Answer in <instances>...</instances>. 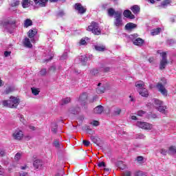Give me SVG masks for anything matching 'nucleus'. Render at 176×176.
<instances>
[{
    "label": "nucleus",
    "instance_id": "nucleus-46",
    "mask_svg": "<svg viewBox=\"0 0 176 176\" xmlns=\"http://www.w3.org/2000/svg\"><path fill=\"white\" fill-rule=\"evenodd\" d=\"M82 142H83L85 146H89V145H90V142L89 141L83 140Z\"/></svg>",
    "mask_w": 176,
    "mask_h": 176
},
{
    "label": "nucleus",
    "instance_id": "nucleus-14",
    "mask_svg": "<svg viewBox=\"0 0 176 176\" xmlns=\"http://www.w3.org/2000/svg\"><path fill=\"white\" fill-rule=\"evenodd\" d=\"M157 111H159V112H160V113H163V115H167V113H168V111L166 110L167 109V107L166 106H160V107L157 108Z\"/></svg>",
    "mask_w": 176,
    "mask_h": 176
},
{
    "label": "nucleus",
    "instance_id": "nucleus-19",
    "mask_svg": "<svg viewBox=\"0 0 176 176\" xmlns=\"http://www.w3.org/2000/svg\"><path fill=\"white\" fill-rule=\"evenodd\" d=\"M32 5V1L30 0H23L22 1V6L23 8H29V6H31Z\"/></svg>",
    "mask_w": 176,
    "mask_h": 176
},
{
    "label": "nucleus",
    "instance_id": "nucleus-51",
    "mask_svg": "<svg viewBox=\"0 0 176 176\" xmlns=\"http://www.w3.org/2000/svg\"><path fill=\"white\" fill-rule=\"evenodd\" d=\"M98 167H105V162H101L98 164Z\"/></svg>",
    "mask_w": 176,
    "mask_h": 176
},
{
    "label": "nucleus",
    "instance_id": "nucleus-29",
    "mask_svg": "<svg viewBox=\"0 0 176 176\" xmlns=\"http://www.w3.org/2000/svg\"><path fill=\"white\" fill-rule=\"evenodd\" d=\"M122 112V109L120 107H115L113 111V115L116 116L120 115V113Z\"/></svg>",
    "mask_w": 176,
    "mask_h": 176
},
{
    "label": "nucleus",
    "instance_id": "nucleus-41",
    "mask_svg": "<svg viewBox=\"0 0 176 176\" xmlns=\"http://www.w3.org/2000/svg\"><path fill=\"white\" fill-rule=\"evenodd\" d=\"M99 73L98 69H94L91 71V75H97Z\"/></svg>",
    "mask_w": 176,
    "mask_h": 176
},
{
    "label": "nucleus",
    "instance_id": "nucleus-33",
    "mask_svg": "<svg viewBox=\"0 0 176 176\" xmlns=\"http://www.w3.org/2000/svg\"><path fill=\"white\" fill-rule=\"evenodd\" d=\"M71 102V98H65L62 100V105H65Z\"/></svg>",
    "mask_w": 176,
    "mask_h": 176
},
{
    "label": "nucleus",
    "instance_id": "nucleus-20",
    "mask_svg": "<svg viewBox=\"0 0 176 176\" xmlns=\"http://www.w3.org/2000/svg\"><path fill=\"white\" fill-rule=\"evenodd\" d=\"M36 34H38V31L36 30V29H33L29 30L28 35L29 38H34V36H35Z\"/></svg>",
    "mask_w": 176,
    "mask_h": 176
},
{
    "label": "nucleus",
    "instance_id": "nucleus-42",
    "mask_svg": "<svg viewBox=\"0 0 176 176\" xmlns=\"http://www.w3.org/2000/svg\"><path fill=\"white\" fill-rule=\"evenodd\" d=\"M46 74H47V72L46 71V69H42L40 71V75H41L42 76H45V75H46Z\"/></svg>",
    "mask_w": 176,
    "mask_h": 176
},
{
    "label": "nucleus",
    "instance_id": "nucleus-9",
    "mask_svg": "<svg viewBox=\"0 0 176 176\" xmlns=\"http://www.w3.org/2000/svg\"><path fill=\"white\" fill-rule=\"evenodd\" d=\"M75 9L78 12V13H80V14H83L86 13V8L82 6V4L80 3H76Z\"/></svg>",
    "mask_w": 176,
    "mask_h": 176
},
{
    "label": "nucleus",
    "instance_id": "nucleus-18",
    "mask_svg": "<svg viewBox=\"0 0 176 176\" xmlns=\"http://www.w3.org/2000/svg\"><path fill=\"white\" fill-rule=\"evenodd\" d=\"M95 50H97V52H104L106 50L105 45H94Z\"/></svg>",
    "mask_w": 176,
    "mask_h": 176
},
{
    "label": "nucleus",
    "instance_id": "nucleus-21",
    "mask_svg": "<svg viewBox=\"0 0 176 176\" xmlns=\"http://www.w3.org/2000/svg\"><path fill=\"white\" fill-rule=\"evenodd\" d=\"M35 168H41L42 167V162L40 160H36L33 164Z\"/></svg>",
    "mask_w": 176,
    "mask_h": 176
},
{
    "label": "nucleus",
    "instance_id": "nucleus-15",
    "mask_svg": "<svg viewBox=\"0 0 176 176\" xmlns=\"http://www.w3.org/2000/svg\"><path fill=\"white\" fill-rule=\"evenodd\" d=\"M107 12L108 14L110 17H113V16H114V17L116 16V13H122V12H119V11H115V10L113 8H109L107 10Z\"/></svg>",
    "mask_w": 176,
    "mask_h": 176
},
{
    "label": "nucleus",
    "instance_id": "nucleus-16",
    "mask_svg": "<svg viewBox=\"0 0 176 176\" xmlns=\"http://www.w3.org/2000/svg\"><path fill=\"white\" fill-rule=\"evenodd\" d=\"M103 111H104V107L101 105H99V106L96 107L94 109V113H96L98 115H100V114L102 113Z\"/></svg>",
    "mask_w": 176,
    "mask_h": 176
},
{
    "label": "nucleus",
    "instance_id": "nucleus-55",
    "mask_svg": "<svg viewBox=\"0 0 176 176\" xmlns=\"http://www.w3.org/2000/svg\"><path fill=\"white\" fill-rule=\"evenodd\" d=\"M5 173V170L2 168V166L0 165V175H3V173Z\"/></svg>",
    "mask_w": 176,
    "mask_h": 176
},
{
    "label": "nucleus",
    "instance_id": "nucleus-57",
    "mask_svg": "<svg viewBox=\"0 0 176 176\" xmlns=\"http://www.w3.org/2000/svg\"><path fill=\"white\" fill-rule=\"evenodd\" d=\"M5 150H3V149H1L0 150V155L1 156H5Z\"/></svg>",
    "mask_w": 176,
    "mask_h": 176
},
{
    "label": "nucleus",
    "instance_id": "nucleus-56",
    "mask_svg": "<svg viewBox=\"0 0 176 176\" xmlns=\"http://www.w3.org/2000/svg\"><path fill=\"white\" fill-rule=\"evenodd\" d=\"M138 162H142L144 160V157L142 156H139L137 157Z\"/></svg>",
    "mask_w": 176,
    "mask_h": 176
},
{
    "label": "nucleus",
    "instance_id": "nucleus-28",
    "mask_svg": "<svg viewBox=\"0 0 176 176\" xmlns=\"http://www.w3.org/2000/svg\"><path fill=\"white\" fill-rule=\"evenodd\" d=\"M162 31L161 28H157L154 29L151 31V34L153 36H155V35H159L160 34V32Z\"/></svg>",
    "mask_w": 176,
    "mask_h": 176
},
{
    "label": "nucleus",
    "instance_id": "nucleus-17",
    "mask_svg": "<svg viewBox=\"0 0 176 176\" xmlns=\"http://www.w3.org/2000/svg\"><path fill=\"white\" fill-rule=\"evenodd\" d=\"M133 44L136 46H142V45H144V40H142V38H138L133 41Z\"/></svg>",
    "mask_w": 176,
    "mask_h": 176
},
{
    "label": "nucleus",
    "instance_id": "nucleus-48",
    "mask_svg": "<svg viewBox=\"0 0 176 176\" xmlns=\"http://www.w3.org/2000/svg\"><path fill=\"white\" fill-rule=\"evenodd\" d=\"M86 39H85V38H82L80 41V45H86Z\"/></svg>",
    "mask_w": 176,
    "mask_h": 176
},
{
    "label": "nucleus",
    "instance_id": "nucleus-12",
    "mask_svg": "<svg viewBox=\"0 0 176 176\" xmlns=\"http://www.w3.org/2000/svg\"><path fill=\"white\" fill-rule=\"evenodd\" d=\"M123 14L124 16V17H126V19H135V16H134V14H133L131 13V11L129 10H125L123 12Z\"/></svg>",
    "mask_w": 176,
    "mask_h": 176
},
{
    "label": "nucleus",
    "instance_id": "nucleus-8",
    "mask_svg": "<svg viewBox=\"0 0 176 176\" xmlns=\"http://www.w3.org/2000/svg\"><path fill=\"white\" fill-rule=\"evenodd\" d=\"M157 89H158V91L161 92V94L162 96H164V97H167V89H166V87H164V85H162V83L158 82V84L156 85Z\"/></svg>",
    "mask_w": 176,
    "mask_h": 176
},
{
    "label": "nucleus",
    "instance_id": "nucleus-10",
    "mask_svg": "<svg viewBox=\"0 0 176 176\" xmlns=\"http://www.w3.org/2000/svg\"><path fill=\"white\" fill-rule=\"evenodd\" d=\"M96 93H98V94H102L103 93H105V85L99 82L98 84V87L96 88Z\"/></svg>",
    "mask_w": 176,
    "mask_h": 176
},
{
    "label": "nucleus",
    "instance_id": "nucleus-24",
    "mask_svg": "<svg viewBox=\"0 0 176 176\" xmlns=\"http://www.w3.org/2000/svg\"><path fill=\"white\" fill-rule=\"evenodd\" d=\"M32 25V21L30 19H27L24 21V27L25 28H28V27H31Z\"/></svg>",
    "mask_w": 176,
    "mask_h": 176
},
{
    "label": "nucleus",
    "instance_id": "nucleus-53",
    "mask_svg": "<svg viewBox=\"0 0 176 176\" xmlns=\"http://www.w3.org/2000/svg\"><path fill=\"white\" fill-rule=\"evenodd\" d=\"M67 56H68V54L67 53L64 54L63 55H62V57H60V60H65Z\"/></svg>",
    "mask_w": 176,
    "mask_h": 176
},
{
    "label": "nucleus",
    "instance_id": "nucleus-63",
    "mask_svg": "<svg viewBox=\"0 0 176 176\" xmlns=\"http://www.w3.org/2000/svg\"><path fill=\"white\" fill-rule=\"evenodd\" d=\"M123 164V162L119 161V162L116 164V166H119V164Z\"/></svg>",
    "mask_w": 176,
    "mask_h": 176
},
{
    "label": "nucleus",
    "instance_id": "nucleus-38",
    "mask_svg": "<svg viewBox=\"0 0 176 176\" xmlns=\"http://www.w3.org/2000/svg\"><path fill=\"white\" fill-rule=\"evenodd\" d=\"M169 3L170 0H165L162 3L161 6H162L163 8H166V6H167V5H169Z\"/></svg>",
    "mask_w": 176,
    "mask_h": 176
},
{
    "label": "nucleus",
    "instance_id": "nucleus-30",
    "mask_svg": "<svg viewBox=\"0 0 176 176\" xmlns=\"http://www.w3.org/2000/svg\"><path fill=\"white\" fill-rule=\"evenodd\" d=\"M154 104L156 107V108H159L160 107H162L163 105V102L162 100H159L157 99L154 100Z\"/></svg>",
    "mask_w": 176,
    "mask_h": 176
},
{
    "label": "nucleus",
    "instance_id": "nucleus-43",
    "mask_svg": "<svg viewBox=\"0 0 176 176\" xmlns=\"http://www.w3.org/2000/svg\"><path fill=\"white\" fill-rule=\"evenodd\" d=\"M54 146H55V148H60L61 145H60V142L58 141L55 140L54 142Z\"/></svg>",
    "mask_w": 176,
    "mask_h": 176
},
{
    "label": "nucleus",
    "instance_id": "nucleus-34",
    "mask_svg": "<svg viewBox=\"0 0 176 176\" xmlns=\"http://www.w3.org/2000/svg\"><path fill=\"white\" fill-rule=\"evenodd\" d=\"M12 91H14V87H8L6 89L5 94H9L10 93H12Z\"/></svg>",
    "mask_w": 176,
    "mask_h": 176
},
{
    "label": "nucleus",
    "instance_id": "nucleus-54",
    "mask_svg": "<svg viewBox=\"0 0 176 176\" xmlns=\"http://www.w3.org/2000/svg\"><path fill=\"white\" fill-rule=\"evenodd\" d=\"M11 53H12L11 52L6 51V52H4V56H5V57H9V56H10V54H11Z\"/></svg>",
    "mask_w": 176,
    "mask_h": 176
},
{
    "label": "nucleus",
    "instance_id": "nucleus-36",
    "mask_svg": "<svg viewBox=\"0 0 176 176\" xmlns=\"http://www.w3.org/2000/svg\"><path fill=\"white\" fill-rule=\"evenodd\" d=\"M135 138H137L138 140H144L145 135H144L142 133L136 134L135 135Z\"/></svg>",
    "mask_w": 176,
    "mask_h": 176
},
{
    "label": "nucleus",
    "instance_id": "nucleus-25",
    "mask_svg": "<svg viewBox=\"0 0 176 176\" xmlns=\"http://www.w3.org/2000/svg\"><path fill=\"white\" fill-rule=\"evenodd\" d=\"M69 112L71 113H73V115H76L77 113H79L80 112V107H76L75 109L71 108L69 109Z\"/></svg>",
    "mask_w": 176,
    "mask_h": 176
},
{
    "label": "nucleus",
    "instance_id": "nucleus-3",
    "mask_svg": "<svg viewBox=\"0 0 176 176\" xmlns=\"http://www.w3.org/2000/svg\"><path fill=\"white\" fill-rule=\"evenodd\" d=\"M114 22L113 25L117 28H120V27H123V19H122V12L116 13V16H114Z\"/></svg>",
    "mask_w": 176,
    "mask_h": 176
},
{
    "label": "nucleus",
    "instance_id": "nucleus-39",
    "mask_svg": "<svg viewBox=\"0 0 176 176\" xmlns=\"http://www.w3.org/2000/svg\"><path fill=\"white\" fill-rule=\"evenodd\" d=\"M160 153H161V155H164V156H166V155H167V150L164 148H161L160 149Z\"/></svg>",
    "mask_w": 176,
    "mask_h": 176
},
{
    "label": "nucleus",
    "instance_id": "nucleus-61",
    "mask_svg": "<svg viewBox=\"0 0 176 176\" xmlns=\"http://www.w3.org/2000/svg\"><path fill=\"white\" fill-rule=\"evenodd\" d=\"M8 24H11V25L16 24V21L14 20V21H9Z\"/></svg>",
    "mask_w": 176,
    "mask_h": 176
},
{
    "label": "nucleus",
    "instance_id": "nucleus-5",
    "mask_svg": "<svg viewBox=\"0 0 176 176\" xmlns=\"http://www.w3.org/2000/svg\"><path fill=\"white\" fill-rule=\"evenodd\" d=\"M160 56L162 58L160 63V69H164L166 68V65L168 64V61L167 60V54L166 52H162L160 53Z\"/></svg>",
    "mask_w": 176,
    "mask_h": 176
},
{
    "label": "nucleus",
    "instance_id": "nucleus-62",
    "mask_svg": "<svg viewBox=\"0 0 176 176\" xmlns=\"http://www.w3.org/2000/svg\"><path fill=\"white\" fill-rule=\"evenodd\" d=\"M131 119H132V120H137V117L135 116H132Z\"/></svg>",
    "mask_w": 176,
    "mask_h": 176
},
{
    "label": "nucleus",
    "instance_id": "nucleus-40",
    "mask_svg": "<svg viewBox=\"0 0 176 176\" xmlns=\"http://www.w3.org/2000/svg\"><path fill=\"white\" fill-rule=\"evenodd\" d=\"M14 159H15V160H21V153H17L15 155Z\"/></svg>",
    "mask_w": 176,
    "mask_h": 176
},
{
    "label": "nucleus",
    "instance_id": "nucleus-13",
    "mask_svg": "<svg viewBox=\"0 0 176 176\" xmlns=\"http://www.w3.org/2000/svg\"><path fill=\"white\" fill-rule=\"evenodd\" d=\"M138 91L142 97H148L149 96V92H148V89L146 88L140 89Z\"/></svg>",
    "mask_w": 176,
    "mask_h": 176
},
{
    "label": "nucleus",
    "instance_id": "nucleus-58",
    "mask_svg": "<svg viewBox=\"0 0 176 176\" xmlns=\"http://www.w3.org/2000/svg\"><path fill=\"white\" fill-rule=\"evenodd\" d=\"M29 129L30 130H31L32 131H34V130H35V126L30 125L29 126Z\"/></svg>",
    "mask_w": 176,
    "mask_h": 176
},
{
    "label": "nucleus",
    "instance_id": "nucleus-4",
    "mask_svg": "<svg viewBox=\"0 0 176 176\" xmlns=\"http://www.w3.org/2000/svg\"><path fill=\"white\" fill-rule=\"evenodd\" d=\"M12 137L13 140H16V141H21V140L24 138V133L20 129H16L13 131Z\"/></svg>",
    "mask_w": 176,
    "mask_h": 176
},
{
    "label": "nucleus",
    "instance_id": "nucleus-37",
    "mask_svg": "<svg viewBox=\"0 0 176 176\" xmlns=\"http://www.w3.org/2000/svg\"><path fill=\"white\" fill-rule=\"evenodd\" d=\"M134 175L135 176H146V175L144 172H142L141 170L136 171L134 173Z\"/></svg>",
    "mask_w": 176,
    "mask_h": 176
},
{
    "label": "nucleus",
    "instance_id": "nucleus-45",
    "mask_svg": "<svg viewBox=\"0 0 176 176\" xmlns=\"http://www.w3.org/2000/svg\"><path fill=\"white\" fill-rule=\"evenodd\" d=\"M19 120L21 123H25V119H24V116H23V115H19Z\"/></svg>",
    "mask_w": 176,
    "mask_h": 176
},
{
    "label": "nucleus",
    "instance_id": "nucleus-64",
    "mask_svg": "<svg viewBox=\"0 0 176 176\" xmlns=\"http://www.w3.org/2000/svg\"><path fill=\"white\" fill-rule=\"evenodd\" d=\"M149 63H153V58H150L148 59Z\"/></svg>",
    "mask_w": 176,
    "mask_h": 176
},
{
    "label": "nucleus",
    "instance_id": "nucleus-1",
    "mask_svg": "<svg viewBox=\"0 0 176 176\" xmlns=\"http://www.w3.org/2000/svg\"><path fill=\"white\" fill-rule=\"evenodd\" d=\"M1 102L3 107H7L8 108H17L19 104H20V99L18 97L11 96L9 100H3Z\"/></svg>",
    "mask_w": 176,
    "mask_h": 176
},
{
    "label": "nucleus",
    "instance_id": "nucleus-60",
    "mask_svg": "<svg viewBox=\"0 0 176 176\" xmlns=\"http://www.w3.org/2000/svg\"><path fill=\"white\" fill-rule=\"evenodd\" d=\"M26 175H28V173L25 172H23L20 173V176H26Z\"/></svg>",
    "mask_w": 176,
    "mask_h": 176
},
{
    "label": "nucleus",
    "instance_id": "nucleus-52",
    "mask_svg": "<svg viewBox=\"0 0 176 176\" xmlns=\"http://www.w3.org/2000/svg\"><path fill=\"white\" fill-rule=\"evenodd\" d=\"M124 176H131V171H129V170L125 171Z\"/></svg>",
    "mask_w": 176,
    "mask_h": 176
},
{
    "label": "nucleus",
    "instance_id": "nucleus-26",
    "mask_svg": "<svg viewBox=\"0 0 176 176\" xmlns=\"http://www.w3.org/2000/svg\"><path fill=\"white\" fill-rule=\"evenodd\" d=\"M131 10L134 14H137V13H140V7L138 6H133L131 8Z\"/></svg>",
    "mask_w": 176,
    "mask_h": 176
},
{
    "label": "nucleus",
    "instance_id": "nucleus-47",
    "mask_svg": "<svg viewBox=\"0 0 176 176\" xmlns=\"http://www.w3.org/2000/svg\"><path fill=\"white\" fill-rule=\"evenodd\" d=\"M138 116H144V115H145V111H139L138 112Z\"/></svg>",
    "mask_w": 176,
    "mask_h": 176
},
{
    "label": "nucleus",
    "instance_id": "nucleus-22",
    "mask_svg": "<svg viewBox=\"0 0 176 176\" xmlns=\"http://www.w3.org/2000/svg\"><path fill=\"white\" fill-rule=\"evenodd\" d=\"M23 45L26 47H32V44H31V41H30V38H25L23 41Z\"/></svg>",
    "mask_w": 176,
    "mask_h": 176
},
{
    "label": "nucleus",
    "instance_id": "nucleus-31",
    "mask_svg": "<svg viewBox=\"0 0 176 176\" xmlns=\"http://www.w3.org/2000/svg\"><path fill=\"white\" fill-rule=\"evenodd\" d=\"M168 152L169 153H170L171 155H174L176 153V146H170L168 148Z\"/></svg>",
    "mask_w": 176,
    "mask_h": 176
},
{
    "label": "nucleus",
    "instance_id": "nucleus-7",
    "mask_svg": "<svg viewBox=\"0 0 176 176\" xmlns=\"http://www.w3.org/2000/svg\"><path fill=\"white\" fill-rule=\"evenodd\" d=\"M86 100H87V93H82L78 99L79 105H80L82 109L86 108Z\"/></svg>",
    "mask_w": 176,
    "mask_h": 176
},
{
    "label": "nucleus",
    "instance_id": "nucleus-50",
    "mask_svg": "<svg viewBox=\"0 0 176 176\" xmlns=\"http://www.w3.org/2000/svg\"><path fill=\"white\" fill-rule=\"evenodd\" d=\"M52 127H55V129H52V131H53L54 133H56V129H57V124H52Z\"/></svg>",
    "mask_w": 176,
    "mask_h": 176
},
{
    "label": "nucleus",
    "instance_id": "nucleus-27",
    "mask_svg": "<svg viewBox=\"0 0 176 176\" xmlns=\"http://www.w3.org/2000/svg\"><path fill=\"white\" fill-rule=\"evenodd\" d=\"M135 87L138 89H141V87H145V82L144 81H138L135 82Z\"/></svg>",
    "mask_w": 176,
    "mask_h": 176
},
{
    "label": "nucleus",
    "instance_id": "nucleus-6",
    "mask_svg": "<svg viewBox=\"0 0 176 176\" xmlns=\"http://www.w3.org/2000/svg\"><path fill=\"white\" fill-rule=\"evenodd\" d=\"M135 124L140 129H143V130H152L153 127L152 124L141 121H138Z\"/></svg>",
    "mask_w": 176,
    "mask_h": 176
},
{
    "label": "nucleus",
    "instance_id": "nucleus-32",
    "mask_svg": "<svg viewBox=\"0 0 176 176\" xmlns=\"http://www.w3.org/2000/svg\"><path fill=\"white\" fill-rule=\"evenodd\" d=\"M31 90L34 96H38L39 93H41V90H39L38 88L32 87Z\"/></svg>",
    "mask_w": 176,
    "mask_h": 176
},
{
    "label": "nucleus",
    "instance_id": "nucleus-2",
    "mask_svg": "<svg viewBox=\"0 0 176 176\" xmlns=\"http://www.w3.org/2000/svg\"><path fill=\"white\" fill-rule=\"evenodd\" d=\"M87 31L92 32L94 35H100L101 29L98 27V23L96 22H91V25L88 26Z\"/></svg>",
    "mask_w": 176,
    "mask_h": 176
},
{
    "label": "nucleus",
    "instance_id": "nucleus-44",
    "mask_svg": "<svg viewBox=\"0 0 176 176\" xmlns=\"http://www.w3.org/2000/svg\"><path fill=\"white\" fill-rule=\"evenodd\" d=\"M80 60L83 65H85L84 63H86V61H87V56H81Z\"/></svg>",
    "mask_w": 176,
    "mask_h": 176
},
{
    "label": "nucleus",
    "instance_id": "nucleus-23",
    "mask_svg": "<svg viewBox=\"0 0 176 176\" xmlns=\"http://www.w3.org/2000/svg\"><path fill=\"white\" fill-rule=\"evenodd\" d=\"M137 28V25L133 23H129L125 25L126 30H134V28Z\"/></svg>",
    "mask_w": 176,
    "mask_h": 176
},
{
    "label": "nucleus",
    "instance_id": "nucleus-49",
    "mask_svg": "<svg viewBox=\"0 0 176 176\" xmlns=\"http://www.w3.org/2000/svg\"><path fill=\"white\" fill-rule=\"evenodd\" d=\"M91 124H92L93 126H98L100 124V122H98V121L95 120L91 122Z\"/></svg>",
    "mask_w": 176,
    "mask_h": 176
},
{
    "label": "nucleus",
    "instance_id": "nucleus-35",
    "mask_svg": "<svg viewBox=\"0 0 176 176\" xmlns=\"http://www.w3.org/2000/svg\"><path fill=\"white\" fill-rule=\"evenodd\" d=\"M19 5H20V1L18 0H13L12 2L11 3V6H12V8L19 6Z\"/></svg>",
    "mask_w": 176,
    "mask_h": 176
},
{
    "label": "nucleus",
    "instance_id": "nucleus-11",
    "mask_svg": "<svg viewBox=\"0 0 176 176\" xmlns=\"http://www.w3.org/2000/svg\"><path fill=\"white\" fill-rule=\"evenodd\" d=\"M49 0H34L35 5H37L40 8H45Z\"/></svg>",
    "mask_w": 176,
    "mask_h": 176
},
{
    "label": "nucleus",
    "instance_id": "nucleus-59",
    "mask_svg": "<svg viewBox=\"0 0 176 176\" xmlns=\"http://www.w3.org/2000/svg\"><path fill=\"white\" fill-rule=\"evenodd\" d=\"M102 71H104V72H108V71H109V67H104L102 69Z\"/></svg>",
    "mask_w": 176,
    "mask_h": 176
}]
</instances>
